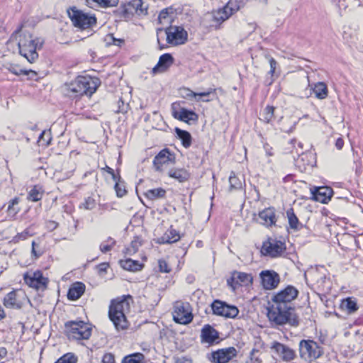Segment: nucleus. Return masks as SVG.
Listing matches in <instances>:
<instances>
[{
  "label": "nucleus",
  "instance_id": "f257e3e1",
  "mask_svg": "<svg viewBox=\"0 0 363 363\" xmlns=\"http://www.w3.org/2000/svg\"><path fill=\"white\" fill-rule=\"evenodd\" d=\"M11 40L17 41L19 53L29 62L33 63L38 58V50L43 45V41L34 38L30 33L18 30L11 35Z\"/></svg>",
  "mask_w": 363,
  "mask_h": 363
},
{
  "label": "nucleus",
  "instance_id": "f03ea898",
  "mask_svg": "<svg viewBox=\"0 0 363 363\" xmlns=\"http://www.w3.org/2000/svg\"><path fill=\"white\" fill-rule=\"evenodd\" d=\"M99 86V79L89 76H79L69 84H66L67 94L75 96L84 94L91 96Z\"/></svg>",
  "mask_w": 363,
  "mask_h": 363
},
{
  "label": "nucleus",
  "instance_id": "7ed1b4c3",
  "mask_svg": "<svg viewBox=\"0 0 363 363\" xmlns=\"http://www.w3.org/2000/svg\"><path fill=\"white\" fill-rule=\"evenodd\" d=\"M248 0H229L227 4L211 13L216 25H219L228 19L233 13L245 6Z\"/></svg>",
  "mask_w": 363,
  "mask_h": 363
},
{
  "label": "nucleus",
  "instance_id": "20e7f679",
  "mask_svg": "<svg viewBox=\"0 0 363 363\" xmlns=\"http://www.w3.org/2000/svg\"><path fill=\"white\" fill-rule=\"evenodd\" d=\"M67 13L73 25L81 29L90 28L96 23L94 15L85 13L76 7L70 8L67 10Z\"/></svg>",
  "mask_w": 363,
  "mask_h": 363
},
{
  "label": "nucleus",
  "instance_id": "39448f33",
  "mask_svg": "<svg viewBox=\"0 0 363 363\" xmlns=\"http://www.w3.org/2000/svg\"><path fill=\"white\" fill-rule=\"evenodd\" d=\"M121 13L126 18L134 15L143 16L147 14V5L143 0H130L121 7Z\"/></svg>",
  "mask_w": 363,
  "mask_h": 363
},
{
  "label": "nucleus",
  "instance_id": "423d86ee",
  "mask_svg": "<svg viewBox=\"0 0 363 363\" xmlns=\"http://www.w3.org/2000/svg\"><path fill=\"white\" fill-rule=\"evenodd\" d=\"M175 162L174 154L168 149L162 150L154 158L153 166L156 171L162 172Z\"/></svg>",
  "mask_w": 363,
  "mask_h": 363
},
{
  "label": "nucleus",
  "instance_id": "0eeeda50",
  "mask_svg": "<svg viewBox=\"0 0 363 363\" xmlns=\"http://www.w3.org/2000/svg\"><path fill=\"white\" fill-rule=\"evenodd\" d=\"M167 42L172 45L184 44L187 40V32L181 26H170L166 29Z\"/></svg>",
  "mask_w": 363,
  "mask_h": 363
},
{
  "label": "nucleus",
  "instance_id": "6e6552de",
  "mask_svg": "<svg viewBox=\"0 0 363 363\" xmlns=\"http://www.w3.org/2000/svg\"><path fill=\"white\" fill-rule=\"evenodd\" d=\"M259 223L267 228L276 225L277 218L274 208H267L260 211L257 218Z\"/></svg>",
  "mask_w": 363,
  "mask_h": 363
},
{
  "label": "nucleus",
  "instance_id": "1a4fd4ad",
  "mask_svg": "<svg viewBox=\"0 0 363 363\" xmlns=\"http://www.w3.org/2000/svg\"><path fill=\"white\" fill-rule=\"evenodd\" d=\"M174 63V58L169 53L162 55L157 65L152 68V73L157 74L166 72Z\"/></svg>",
  "mask_w": 363,
  "mask_h": 363
},
{
  "label": "nucleus",
  "instance_id": "9d476101",
  "mask_svg": "<svg viewBox=\"0 0 363 363\" xmlns=\"http://www.w3.org/2000/svg\"><path fill=\"white\" fill-rule=\"evenodd\" d=\"M311 193L315 201L325 203L330 200L333 191L328 186H320L311 189Z\"/></svg>",
  "mask_w": 363,
  "mask_h": 363
},
{
  "label": "nucleus",
  "instance_id": "9b49d317",
  "mask_svg": "<svg viewBox=\"0 0 363 363\" xmlns=\"http://www.w3.org/2000/svg\"><path fill=\"white\" fill-rule=\"evenodd\" d=\"M173 110L174 117L179 121L189 123L190 121H196L198 120L197 114L193 111H189L184 108H181L176 111L174 106Z\"/></svg>",
  "mask_w": 363,
  "mask_h": 363
},
{
  "label": "nucleus",
  "instance_id": "f8f14e48",
  "mask_svg": "<svg viewBox=\"0 0 363 363\" xmlns=\"http://www.w3.org/2000/svg\"><path fill=\"white\" fill-rule=\"evenodd\" d=\"M215 91V89L210 88L206 91L196 93L188 88L184 87L179 89V94L184 99H195L197 101H199L200 99H197V96H208L209 95L214 94Z\"/></svg>",
  "mask_w": 363,
  "mask_h": 363
},
{
  "label": "nucleus",
  "instance_id": "ddd939ff",
  "mask_svg": "<svg viewBox=\"0 0 363 363\" xmlns=\"http://www.w3.org/2000/svg\"><path fill=\"white\" fill-rule=\"evenodd\" d=\"M86 5L93 9L117 6L118 0H86Z\"/></svg>",
  "mask_w": 363,
  "mask_h": 363
},
{
  "label": "nucleus",
  "instance_id": "4468645a",
  "mask_svg": "<svg viewBox=\"0 0 363 363\" xmlns=\"http://www.w3.org/2000/svg\"><path fill=\"white\" fill-rule=\"evenodd\" d=\"M260 250H286L285 243L281 240L268 238L262 242Z\"/></svg>",
  "mask_w": 363,
  "mask_h": 363
},
{
  "label": "nucleus",
  "instance_id": "2eb2a0df",
  "mask_svg": "<svg viewBox=\"0 0 363 363\" xmlns=\"http://www.w3.org/2000/svg\"><path fill=\"white\" fill-rule=\"evenodd\" d=\"M309 86H311L315 95V97L318 99H325L328 97V89L325 83L320 82L313 84H309Z\"/></svg>",
  "mask_w": 363,
  "mask_h": 363
},
{
  "label": "nucleus",
  "instance_id": "dca6fc26",
  "mask_svg": "<svg viewBox=\"0 0 363 363\" xmlns=\"http://www.w3.org/2000/svg\"><path fill=\"white\" fill-rule=\"evenodd\" d=\"M167 175L179 182L187 181L190 177L189 172L184 168L170 169L167 172Z\"/></svg>",
  "mask_w": 363,
  "mask_h": 363
},
{
  "label": "nucleus",
  "instance_id": "f3484780",
  "mask_svg": "<svg viewBox=\"0 0 363 363\" xmlns=\"http://www.w3.org/2000/svg\"><path fill=\"white\" fill-rule=\"evenodd\" d=\"M19 202L20 199L18 197H15L9 202L7 213L11 220H14L16 215L21 211V208L18 206Z\"/></svg>",
  "mask_w": 363,
  "mask_h": 363
},
{
  "label": "nucleus",
  "instance_id": "a211bd4d",
  "mask_svg": "<svg viewBox=\"0 0 363 363\" xmlns=\"http://www.w3.org/2000/svg\"><path fill=\"white\" fill-rule=\"evenodd\" d=\"M44 194V190L42 186L35 185L28 192L27 199L30 201H38L42 199Z\"/></svg>",
  "mask_w": 363,
  "mask_h": 363
},
{
  "label": "nucleus",
  "instance_id": "6ab92c4d",
  "mask_svg": "<svg viewBox=\"0 0 363 363\" xmlns=\"http://www.w3.org/2000/svg\"><path fill=\"white\" fill-rule=\"evenodd\" d=\"M175 132L178 136V138L181 140L182 145L188 148L191 145V134L184 130H181L178 128L175 129Z\"/></svg>",
  "mask_w": 363,
  "mask_h": 363
},
{
  "label": "nucleus",
  "instance_id": "aec40b11",
  "mask_svg": "<svg viewBox=\"0 0 363 363\" xmlns=\"http://www.w3.org/2000/svg\"><path fill=\"white\" fill-rule=\"evenodd\" d=\"M286 215L289 220V227L291 229L298 230L302 228V224L299 223L298 218L294 214L292 209L288 210L286 211Z\"/></svg>",
  "mask_w": 363,
  "mask_h": 363
},
{
  "label": "nucleus",
  "instance_id": "412c9836",
  "mask_svg": "<svg viewBox=\"0 0 363 363\" xmlns=\"http://www.w3.org/2000/svg\"><path fill=\"white\" fill-rule=\"evenodd\" d=\"M8 69L10 72H11L12 74L17 75V76H19L21 74H23V75L31 74L32 77L37 75L35 72L30 70H30L24 69L17 65H11L9 67Z\"/></svg>",
  "mask_w": 363,
  "mask_h": 363
},
{
  "label": "nucleus",
  "instance_id": "4be33fe9",
  "mask_svg": "<svg viewBox=\"0 0 363 363\" xmlns=\"http://www.w3.org/2000/svg\"><path fill=\"white\" fill-rule=\"evenodd\" d=\"M165 190L162 188H157L147 190L145 195L151 200H155L160 198H163L165 195Z\"/></svg>",
  "mask_w": 363,
  "mask_h": 363
},
{
  "label": "nucleus",
  "instance_id": "5701e85b",
  "mask_svg": "<svg viewBox=\"0 0 363 363\" xmlns=\"http://www.w3.org/2000/svg\"><path fill=\"white\" fill-rule=\"evenodd\" d=\"M172 9H164L162 10L158 16V21L161 24L169 23L171 22L172 16Z\"/></svg>",
  "mask_w": 363,
  "mask_h": 363
},
{
  "label": "nucleus",
  "instance_id": "b1692460",
  "mask_svg": "<svg viewBox=\"0 0 363 363\" xmlns=\"http://www.w3.org/2000/svg\"><path fill=\"white\" fill-rule=\"evenodd\" d=\"M96 206V200L94 198L89 196L86 198L84 201L79 204V208L80 209H84L86 211H91L94 208H95Z\"/></svg>",
  "mask_w": 363,
  "mask_h": 363
},
{
  "label": "nucleus",
  "instance_id": "393cba45",
  "mask_svg": "<svg viewBox=\"0 0 363 363\" xmlns=\"http://www.w3.org/2000/svg\"><path fill=\"white\" fill-rule=\"evenodd\" d=\"M229 183L230 190L240 189L242 186V182L232 172L229 177Z\"/></svg>",
  "mask_w": 363,
  "mask_h": 363
},
{
  "label": "nucleus",
  "instance_id": "a878e982",
  "mask_svg": "<svg viewBox=\"0 0 363 363\" xmlns=\"http://www.w3.org/2000/svg\"><path fill=\"white\" fill-rule=\"evenodd\" d=\"M179 239V235L174 230H168L164 236L162 238L163 242L172 243L177 241Z\"/></svg>",
  "mask_w": 363,
  "mask_h": 363
},
{
  "label": "nucleus",
  "instance_id": "bb28decb",
  "mask_svg": "<svg viewBox=\"0 0 363 363\" xmlns=\"http://www.w3.org/2000/svg\"><path fill=\"white\" fill-rule=\"evenodd\" d=\"M274 107L271 106H267L263 111L262 116L263 118V121L266 123H269L274 118Z\"/></svg>",
  "mask_w": 363,
  "mask_h": 363
},
{
  "label": "nucleus",
  "instance_id": "cd10ccee",
  "mask_svg": "<svg viewBox=\"0 0 363 363\" xmlns=\"http://www.w3.org/2000/svg\"><path fill=\"white\" fill-rule=\"evenodd\" d=\"M50 141H51V136H50V133L48 131H43L39 138H38V143L39 144V145H45V146H48L50 143Z\"/></svg>",
  "mask_w": 363,
  "mask_h": 363
},
{
  "label": "nucleus",
  "instance_id": "c85d7f7f",
  "mask_svg": "<svg viewBox=\"0 0 363 363\" xmlns=\"http://www.w3.org/2000/svg\"><path fill=\"white\" fill-rule=\"evenodd\" d=\"M33 234H34V232L31 230V228H28L24 231H23L22 233H18L17 235H16L13 238V241L14 242H18L21 240H23L26 239L28 237L32 236Z\"/></svg>",
  "mask_w": 363,
  "mask_h": 363
},
{
  "label": "nucleus",
  "instance_id": "c756f323",
  "mask_svg": "<svg viewBox=\"0 0 363 363\" xmlns=\"http://www.w3.org/2000/svg\"><path fill=\"white\" fill-rule=\"evenodd\" d=\"M115 245L116 241L112 238H108L101 243L99 250H111L113 248Z\"/></svg>",
  "mask_w": 363,
  "mask_h": 363
},
{
  "label": "nucleus",
  "instance_id": "7c9ffc66",
  "mask_svg": "<svg viewBox=\"0 0 363 363\" xmlns=\"http://www.w3.org/2000/svg\"><path fill=\"white\" fill-rule=\"evenodd\" d=\"M105 40L108 45H114L117 46H121L123 43V40L121 39H116L113 37L112 34H109L106 36Z\"/></svg>",
  "mask_w": 363,
  "mask_h": 363
},
{
  "label": "nucleus",
  "instance_id": "2f4dec72",
  "mask_svg": "<svg viewBox=\"0 0 363 363\" xmlns=\"http://www.w3.org/2000/svg\"><path fill=\"white\" fill-rule=\"evenodd\" d=\"M114 188H115L116 194L118 197H122L126 194V190L125 189V186L123 184H121L117 181H116Z\"/></svg>",
  "mask_w": 363,
  "mask_h": 363
},
{
  "label": "nucleus",
  "instance_id": "473e14b6",
  "mask_svg": "<svg viewBox=\"0 0 363 363\" xmlns=\"http://www.w3.org/2000/svg\"><path fill=\"white\" fill-rule=\"evenodd\" d=\"M290 144L295 149L296 153L298 155H300L301 151L303 150V144L300 142H297V140L296 139H292L290 141Z\"/></svg>",
  "mask_w": 363,
  "mask_h": 363
},
{
  "label": "nucleus",
  "instance_id": "72a5a7b5",
  "mask_svg": "<svg viewBox=\"0 0 363 363\" xmlns=\"http://www.w3.org/2000/svg\"><path fill=\"white\" fill-rule=\"evenodd\" d=\"M332 1L340 9V11L345 10L347 7L345 0H332Z\"/></svg>",
  "mask_w": 363,
  "mask_h": 363
},
{
  "label": "nucleus",
  "instance_id": "f704fd0d",
  "mask_svg": "<svg viewBox=\"0 0 363 363\" xmlns=\"http://www.w3.org/2000/svg\"><path fill=\"white\" fill-rule=\"evenodd\" d=\"M269 65H270L269 74L271 75H273L274 73L275 72L277 62L273 57H269Z\"/></svg>",
  "mask_w": 363,
  "mask_h": 363
},
{
  "label": "nucleus",
  "instance_id": "c9c22d12",
  "mask_svg": "<svg viewBox=\"0 0 363 363\" xmlns=\"http://www.w3.org/2000/svg\"><path fill=\"white\" fill-rule=\"evenodd\" d=\"M142 245V240L136 237L135 239L131 242V246L134 250H137Z\"/></svg>",
  "mask_w": 363,
  "mask_h": 363
},
{
  "label": "nucleus",
  "instance_id": "e433bc0d",
  "mask_svg": "<svg viewBox=\"0 0 363 363\" xmlns=\"http://www.w3.org/2000/svg\"><path fill=\"white\" fill-rule=\"evenodd\" d=\"M264 150L267 156L272 157L274 155L273 148L269 145L264 144Z\"/></svg>",
  "mask_w": 363,
  "mask_h": 363
},
{
  "label": "nucleus",
  "instance_id": "4c0bfd02",
  "mask_svg": "<svg viewBox=\"0 0 363 363\" xmlns=\"http://www.w3.org/2000/svg\"><path fill=\"white\" fill-rule=\"evenodd\" d=\"M58 223L53 220H49L46 223V228L49 230H53L57 228Z\"/></svg>",
  "mask_w": 363,
  "mask_h": 363
},
{
  "label": "nucleus",
  "instance_id": "58836bf2",
  "mask_svg": "<svg viewBox=\"0 0 363 363\" xmlns=\"http://www.w3.org/2000/svg\"><path fill=\"white\" fill-rule=\"evenodd\" d=\"M105 171H106L108 174H110L114 181L117 180V176L114 172V170L109 167L108 166H106L105 168H104Z\"/></svg>",
  "mask_w": 363,
  "mask_h": 363
},
{
  "label": "nucleus",
  "instance_id": "ea45409f",
  "mask_svg": "<svg viewBox=\"0 0 363 363\" xmlns=\"http://www.w3.org/2000/svg\"><path fill=\"white\" fill-rule=\"evenodd\" d=\"M343 145H344V140H342V138H337L335 142V147H337V149L341 150L343 147Z\"/></svg>",
  "mask_w": 363,
  "mask_h": 363
},
{
  "label": "nucleus",
  "instance_id": "a19ab883",
  "mask_svg": "<svg viewBox=\"0 0 363 363\" xmlns=\"http://www.w3.org/2000/svg\"><path fill=\"white\" fill-rule=\"evenodd\" d=\"M210 96L211 95H209L208 96H197V99H199L200 100H201L203 102H208L211 100L209 98Z\"/></svg>",
  "mask_w": 363,
  "mask_h": 363
},
{
  "label": "nucleus",
  "instance_id": "79ce46f5",
  "mask_svg": "<svg viewBox=\"0 0 363 363\" xmlns=\"http://www.w3.org/2000/svg\"><path fill=\"white\" fill-rule=\"evenodd\" d=\"M301 160H304V158L308 157V154H303V153H301Z\"/></svg>",
  "mask_w": 363,
  "mask_h": 363
},
{
  "label": "nucleus",
  "instance_id": "37998d69",
  "mask_svg": "<svg viewBox=\"0 0 363 363\" xmlns=\"http://www.w3.org/2000/svg\"><path fill=\"white\" fill-rule=\"evenodd\" d=\"M34 248H35V242L33 241L32 242V250H35Z\"/></svg>",
  "mask_w": 363,
  "mask_h": 363
},
{
  "label": "nucleus",
  "instance_id": "c03bdc74",
  "mask_svg": "<svg viewBox=\"0 0 363 363\" xmlns=\"http://www.w3.org/2000/svg\"><path fill=\"white\" fill-rule=\"evenodd\" d=\"M260 1H262L264 3H266L267 0H259Z\"/></svg>",
  "mask_w": 363,
  "mask_h": 363
},
{
  "label": "nucleus",
  "instance_id": "a18cd8bd",
  "mask_svg": "<svg viewBox=\"0 0 363 363\" xmlns=\"http://www.w3.org/2000/svg\"><path fill=\"white\" fill-rule=\"evenodd\" d=\"M356 242L358 243L359 242V239H357Z\"/></svg>",
  "mask_w": 363,
  "mask_h": 363
}]
</instances>
